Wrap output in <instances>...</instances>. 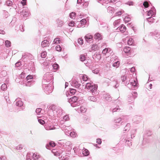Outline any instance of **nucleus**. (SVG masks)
Returning a JSON list of instances; mask_svg holds the SVG:
<instances>
[{
	"mask_svg": "<svg viewBox=\"0 0 160 160\" xmlns=\"http://www.w3.org/2000/svg\"><path fill=\"white\" fill-rule=\"evenodd\" d=\"M53 75L49 72H47L43 76L42 84L47 85L50 83L53 80Z\"/></svg>",
	"mask_w": 160,
	"mask_h": 160,
	"instance_id": "1",
	"label": "nucleus"
},
{
	"mask_svg": "<svg viewBox=\"0 0 160 160\" xmlns=\"http://www.w3.org/2000/svg\"><path fill=\"white\" fill-rule=\"evenodd\" d=\"M79 98L77 97L74 96L68 99V102L71 104V106L73 107L79 106L80 104Z\"/></svg>",
	"mask_w": 160,
	"mask_h": 160,
	"instance_id": "2",
	"label": "nucleus"
},
{
	"mask_svg": "<svg viewBox=\"0 0 160 160\" xmlns=\"http://www.w3.org/2000/svg\"><path fill=\"white\" fill-rule=\"evenodd\" d=\"M49 109L52 110L53 113L57 115L58 114H62L63 112L61 107L56 106L54 105H52L49 106L48 108Z\"/></svg>",
	"mask_w": 160,
	"mask_h": 160,
	"instance_id": "3",
	"label": "nucleus"
},
{
	"mask_svg": "<svg viewBox=\"0 0 160 160\" xmlns=\"http://www.w3.org/2000/svg\"><path fill=\"white\" fill-rule=\"evenodd\" d=\"M85 87L88 90H89L92 93L93 95L97 93L98 88L97 85L90 83H87L86 84Z\"/></svg>",
	"mask_w": 160,
	"mask_h": 160,
	"instance_id": "4",
	"label": "nucleus"
},
{
	"mask_svg": "<svg viewBox=\"0 0 160 160\" xmlns=\"http://www.w3.org/2000/svg\"><path fill=\"white\" fill-rule=\"evenodd\" d=\"M42 84V88L44 92L47 94H49L52 92V84H47V85Z\"/></svg>",
	"mask_w": 160,
	"mask_h": 160,
	"instance_id": "5",
	"label": "nucleus"
},
{
	"mask_svg": "<svg viewBox=\"0 0 160 160\" xmlns=\"http://www.w3.org/2000/svg\"><path fill=\"white\" fill-rule=\"evenodd\" d=\"M137 81V80L136 78H132L129 80V82L130 83L129 84L128 83L127 84V87H129V86L131 85L133 87V89H135L136 88H138V83Z\"/></svg>",
	"mask_w": 160,
	"mask_h": 160,
	"instance_id": "6",
	"label": "nucleus"
},
{
	"mask_svg": "<svg viewBox=\"0 0 160 160\" xmlns=\"http://www.w3.org/2000/svg\"><path fill=\"white\" fill-rule=\"evenodd\" d=\"M21 14L24 17H28L29 15L28 9L27 7H23L22 11H20Z\"/></svg>",
	"mask_w": 160,
	"mask_h": 160,
	"instance_id": "7",
	"label": "nucleus"
},
{
	"mask_svg": "<svg viewBox=\"0 0 160 160\" xmlns=\"http://www.w3.org/2000/svg\"><path fill=\"white\" fill-rule=\"evenodd\" d=\"M137 93L136 92H134L132 93V97H130L128 98V100L129 102L132 103L135 98L137 97Z\"/></svg>",
	"mask_w": 160,
	"mask_h": 160,
	"instance_id": "8",
	"label": "nucleus"
},
{
	"mask_svg": "<svg viewBox=\"0 0 160 160\" xmlns=\"http://www.w3.org/2000/svg\"><path fill=\"white\" fill-rule=\"evenodd\" d=\"M147 15L150 17H154L155 15L156 10L154 7L151 8V9L147 11Z\"/></svg>",
	"mask_w": 160,
	"mask_h": 160,
	"instance_id": "9",
	"label": "nucleus"
},
{
	"mask_svg": "<svg viewBox=\"0 0 160 160\" xmlns=\"http://www.w3.org/2000/svg\"><path fill=\"white\" fill-rule=\"evenodd\" d=\"M151 35L154 36L155 39L157 40H158V39H160V34L157 31H154V32H151Z\"/></svg>",
	"mask_w": 160,
	"mask_h": 160,
	"instance_id": "10",
	"label": "nucleus"
},
{
	"mask_svg": "<svg viewBox=\"0 0 160 160\" xmlns=\"http://www.w3.org/2000/svg\"><path fill=\"white\" fill-rule=\"evenodd\" d=\"M85 38L88 43H90L93 42L92 36L89 34L86 35L85 37Z\"/></svg>",
	"mask_w": 160,
	"mask_h": 160,
	"instance_id": "11",
	"label": "nucleus"
},
{
	"mask_svg": "<svg viewBox=\"0 0 160 160\" xmlns=\"http://www.w3.org/2000/svg\"><path fill=\"white\" fill-rule=\"evenodd\" d=\"M55 146V143L53 141L50 142L48 144H47L46 145V148L48 149H51V148Z\"/></svg>",
	"mask_w": 160,
	"mask_h": 160,
	"instance_id": "12",
	"label": "nucleus"
},
{
	"mask_svg": "<svg viewBox=\"0 0 160 160\" xmlns=\"http://www.w3.org/2000/svg\"><path fill=\"white\" fill-rule=\"evenodd\" d=\"M151 134V132L148 131H146L143 136V141H146L148 139L147 137L150 136Z\"/></svg>",
	"mask_w": 160,
	"mask_h": 160,
	"instance_id": "13",
	"label": "nucleus"
},
{
	"mask_svg": "<svg viewBox=\"0 0 160 160\" xmlns=\"http://www.w3.org/2000/svg\"><path fill=\"white\" fill-rule=\"evenodd\" d=\"M131 139H130V138L129 136L128 137V138L127 139H124V142H125V143L130 148H132V142H131Z\"/></svg>",
	"mask_w": 160,
	"mask_h": 160,
	"instance_id": "14",
	"label": "nucleus"
},
{
	"mask_svg": "<svg viewBox=\"0 0 160 160\" xmlns=\"http://www.w3.org/2000/svg\"><path fill=\"white\" fill-rule=\"evenodd\" d=\"M50 42L47 40H44L41 42V46L42 47L44 48L46 47L49 46Z\"/></svg>",
	"mask_w": 160,
	"mask_h": 160,
	"instance_id": "15",
	"label": "nucleus"
},
{
	"mask_svg": "<svg viewBox=\"0 0 160 160\" xmlns=\"http://www.w3.org/2000/svg\"><path fill=\"white\" fill-rule=\"evenodd\" d=\"M72 85L74 87L76 88H79L81 85V84L76 80H74L72 81Z\"/></svg>",
	"mask_w": 160,
	"mask_h": 160,
	"instance_id": "16",
	"label": "nucleus"
},
{
	"mask_svg": "<svg viewBox=\"0 0 160 160\" xmlns=\"http://www.w3.org/2000/svg\"><path fill=\"white\" fill-rule=\"evenodd\" d=\"M5 4L6 5L8 6H12V7H13V8L16 9L17 8V6L16 5H14L12 2L9 0H7L5 2Z\"/></svg>",
	"mask_w": 160,
	"mask_h": 160,
	"instance_id": "17",
	"label": "nucleus"
},
{
	"mask_svg": "<svg viewBox=\"0 0 160 160\" xmlns=\"http://www.w3.org/2000/svg\"><path fill=\"white\" fill-rule=\"evenodd\" d=\"M112 52L111 49L109 48H106L102 51V53L104 55H106L108 53H110Z\"/></svg>",
	"mask_w": 160,
	"mask_h": 160,
	"instance_id": "18",
	"label": "nucleus"
},
{
	"mask_svg": "<svg viewBox=\"0 0 160 160\" xmlns=\"http://www.w3.org/2000/svg\"><path fill=\"white\" fill-rule=\"evenodd\" d=\"M126 29V27L123 24L121 25L120 26L118 27L117 29V30H119L122 32H125Z\"/></svg>",
	"mask_w": 160,
	"mask_h": 160,
	"instance_id": "19",
	"label": "nucleus"
},
{
	"mask_svg": "<svg viewBox=\"0 0 160 160\" xmlns=\"http://www.w3.org/2000/svg\"><path fill=\"white\" fill-rule=\"evenodd\" d=\"M94 39L95 40L99 41L102 39V37L100 33H97L95 34Z\"/></svg>",
	"mask_w": 160,
	"mask_h": 160,
	"instance_id": "20",
	"label": "nucleus"
},
{
	"mask_svg": "<svg viewBox=\"0 0 160 160\" xmlns=\"http://www.w3.org/2000/svg\"><path fill=\"white\" fill-rule=\"evenodd\" d=\"M126 116L125 117H122L118 118H116L115 119L114 121L116 123H119L120 122V121L122 120L125 121V118L124 117H126Z\"/></svg>",
	"mask_w": 160,
	"mask_h": 160,
	"instance_id": "21",
	"label": "nucleus"
},
{
	"mask_svg": "<svg viewBox=\"0 0 160 160\" xmlns=\"http://www.w3.org/2000/svg\"><path fill=\"white\" fill-rule=\"evenodd\" d=\"M15 102H16V105L18 107L22 106L23 104V102L20 100H16Z\"/></svg>",
	"mask_w": 160,
	"mask_h": 160,
	"instance_id": "22",
	"label": "nucleus"
},
{
	"mask_svg": "<svg viewBox=\"0 0 160 160\" xmlns=\"http://www.w3.org/2000/svg\"><path fill=\"white\" fill-rule=\"evenodd\" d=\"M57 26L58 27H61L63 24L64 22L59 19H58L57 20Z\"/></svg>",
	"mask_w": 160,
	"mask_h": 160,
	"instance_id": "23",
	"label": "nucleus"
},
{
	"mask_svg": "<svg viewBox=\"0 0 160 160\" xmlns=\"http://www.w3.org/2000/svg\"><path fill=\"white\" fill-rule=\"evenodd\" d=\"M27 82L25 83V84L26 86H30L31 85H32L34 83V81L33 80L30 81H26Z\"/></svg>",
	"mask_w": 160,
	"mask_h": 160,
	"instance_id": "24",
	"label": "nucleus"
},
{
	"mask_svg": "<svg viewBox=\"0 0 160 160\" xmlns=\"http://www.w3.org/2000/svg\"><path fill=\"white\" fill-rule=\"evenodd\" d=\"M66 140H61L58 141V144L62 146L63 147H65Z\"/></svg>",
	"mask_w": 160,
	"mask_h": 160,
	"instance_id": "25",
	"label": "nucleus"
},
{
	"mask_svg": "<svg viewBox=\"0 0 160 160\" xmlns=\"http://www.w3.org/2000/svg\"><path fill=\"white\" fill-rule=\"evenodd\" d=\"M32 158L33 160H38V159L40 158V156L37 153H32Z\"/></svg>",
	"mask_w": 160,
	"mask_h": 160,
	"instance_id": "26",
	"label": "nucleus"
},
{
	"mask_svg": "<svg viewBox=\"0 0 160 160\" xmlns=\"http://www.w3.org/2000/svg\"><path fill=\"white\" fill-rule=\"evenodd\" d=\"M79 59L80 61L83 62L86 59V55L84 54L81 55L80 56Z\"/></svg>",
	"mask_w": 160,
	"mask_h": 160,
	"instance_id": "27",
	"label": "nucleus"
},
{
	"mask_svg": "<svg viewBox=\"0 0 160 160\" xmlns=\"http://www.w3.org/2000/svg\"><path fill=\"white\" fill-rule=\"evenodd\" d=\"M153 17H150L146 19V21L149 23H153L154 22L155 19L152 18Z\"/></svg>",
	"mask_w": 160,
	"mask_h": 160,
	"instance_id": "28",
	"label": "nucleus"
},
{
	"mask_svg": "<svg viewBox=\"0 0 160 160\" xmlns=\"http://www.w3.org/2000/svg\"><path fill=\"white\" fill-rule=\"evenodd\" d=\"M104 98L106 100L108 101H110L112 100V98L110 95L108 94H106L104 96Z\"/></svg>",
	"mask_w": 160,
	"mask_h": 160,
	"instance_id": "29",
	"label": "nucleus"
},
{
	"mask_svg": "<svg viewBox=\"0 0 160 160\" xmlns=\"http://www.w3.org/2000/svg\"><path fill=\"white\" fill-rule=\"evenodd\" d=\"M88 100L93 102H96L97 100V99L94 96H89L88 97Z\"/></svg>",
	"mask_w": 160,
	"mask_h": 160,
	"instance_id": "30",
	"label": "nucleus"
},
{
	"mask_svg": "<svg viewBox=\"0 0 160 160\" xmlns=\"http://www.w3.org/2000/svg\"><path fill=\"white\" fill-rule=\"evenodd\" d=\"M130 48L129 47H126L123 49V51L125 53H129L130 52Z\"/></svg>",
	"mask_w": 160,
	"mask_h": 160,
	"instance_id": "31",
	"label": "nucleus"
},
{
	"mask_svg": "<svg viewBox=\"0 0 160 160\" xmlns=\"http://www.w3.org/2000/svg\"><path fill=\"white\" fill-rule=\"evenodd\" d=\"M52 152L54 154L55 156H58L60 155V153L57 151V150L56 149H53L52 150Z\"/></svg>",
	"mask_w": 160,
	"mask_h": 160,
	"instance_id": "32",
	"label": "nucleus"
},
{
	"mask_svg": "<svg viewBox=\"0 0 160 160\" xmlns=\"http://www.w3.org/2000/svg\"><path fill=\"white\" fill-rule=\"evenodd\" d=\"M107 11L108 12L112 13L114 12V9L113 8L109 6L107 8Z\"/></svg>",
	"mask_w": 160,
	"mask_h": 160,
	"instance_id": "33",
	"label": "nucleus"
},
{
	"mask_svg": "<svg viewBox=\"0 0 160 160\" xmlns=\"http://www.w3.org/2000/svg\"><path fill=\"white\" fill-rule=\"evenodd\" d=\"M99 47L96 44H94L92 47V50L96 51L98 50Z\"/></svg>",
	"mask_w": 160,
	"mask_h": 160,
	"instance_id": "34",
	"label": "nucleus"
},
{
	"mask_svg": "<svg viewBox=\"0 0 160 160\" xmlns=\"http://www.w3.org/2000/svg\"><path fill=\"white\" fill-rule=\"evenodd\" d=\"M83 155L85 156H88L89 154V151L87 149H85L82 152Z\"/></svg>",
	"mask_w": 160,
	"mask_h": 160,
	"instance_id": "35",
	"label": "nucleus"
},
{
	"mask_svg": "<svg viewBox=\"0 0 160 160\" xmlns=\"http://www.w3.org/2000/svg\"><path fill=\"white\" fill-rule=\"evenodd\" d=\"M60 42L61 41L59 39V38H56L54 40V41L53 42V44H57L58 43H60Z\"/></svg>",
	"mask_w": 160,
	"mask_h": 160,
	"instance_id": "36",
	"label": "nucleus"
},
{
	"mask_svg": "<svg viewBox=\"0 0 160 160\" xmlns=\"http://www.w3.org/2000/svg\"><path fill=\"white\" fill-rule=\"evenodd\" d=\"M120 64V62L119 61H117L113 63L112 66L114 67L118 68Z\"/></svg>",
	"mask_w": 160,
	"mask_h": 160,
	"instance_id": "37",
	"label": "nucleus"
},
{
	"mask_svg": "<svg viewBox=\"0 0 160 160\" xmlns=\"http://www.w3.org/2000/svg\"><path fill=\"white\" fill-rule=\"evenodd\" d=\"M60 127L62 129V130L63 131L66 128H68L69 129H70L71 128V127L70 126H67L63 125H61Z\"/></svg>",
	"mask_w": 160,
	"mask_h": 160,
	"instance_id": "38",
	"label": "nucleus"
},
{
	"mask_svg": "<svg viewBox=\"0 0 160 160\" xmlns=\"http://www.w3.org/2000/svg\"><path fill=\"white\" fill-rule=\"evenodd\" d=\"M72 130V128L70 129L68 128H66L65 129L64 131L65 134L66 135L69 136V134L70 132V131Z\"/></svg>",
	"mask_w": 160,
	"mask_h": 160,
	"instance_id": "39",
	"label": "nucleus"
},
{
	"mask_svg": "<svg viewBox=\"0 0 160 160\" xmlns=\"http://www.w3.org/2000/svg\"><path fill=\"white\" fill-rule=\"evenodd\" d=\"M130 127V123H127L124 128V131H126L129 130Z\"/></svg>",
	"mask_w": 160,
	"mask_h": 160,
	"instance_id": "40",
	"label": "nucleus"
},
{
	"mask_svg": "<svg viewBox=\"0 0 160 160\" xmlns=\"http://www.w3.org/2000/svg\"><path fill=\"white\" fill-rule=\"evenodd\" d=\"M3 17L7 18L9 15V13L6 11H4L3 13Z\"/></svg>",
	"mask_w": 160,
	"mask_h": 160,
	"instance_id": "41",
	"label": "nucleus"
},
{
	"mask_svg": "<svg viewBox=\"0 0 160 160\" xmlns=\"http://www.w3.org/2000/svg\"><path fill=\"white\" fill-rule=\"evenodd\" d=\"M98 2L102 4H103L104 3L107 4L109 2L108 0H98Z\"/></svg>",
	"mask_w": 160,
	"mask_h": 160,
	"instance_id": "42",
	"label": "nucleus"
},
{
	"mask_svg": "<svg viewBox=\"0 0 160 160\" xmlns=\"http://www.w3.org/2000/svg\"><path fill=\"white\" fill-rule=\"evenodd\" d=\"M80 110L82 113H85L87 111L86 108L83 106L81 107L80 108Z\"/></svg>",
	"mask_w": 160,
	"mask_h": 160,
	"instance_id": "43",
	"label": "nucleus"
},
{
	"mask_svg": "<svg viewBox=\"0 0 160 160\" xmlns=\"http://www.w3.org/2000/svg\"><path fill=\"white\" fill-rule=\"evenodd\" d=\"M76 92V89L73 88H70L69 92L71 95H74Z\"/></svg>",
	"mask_w": 160,
	"mask_h": 160,
	"instance_id": "44",
	"label": "nucleus"
},
{
	"mask_svg": "<svg viewBox=\"0 0 160 160\" xmlns=\"http://www.w3.org/2000/svg\"><path fill=\"white\" fill-rule=\"evenodd\" d=\"M77 133L74 132L70 131L69 134V135L72 137H75L76 136Z\"/></svg>",
	"mask_w": 160,
	"mask_h": 160,
	"instance_id": "45",
	"label": "nucleus"
},
{
	"mask_svg": "<svg viewBox=\"0 0 160 160\" xmlns=\"http://www.w3.org/2000/svg\"><path fill=\"white\" fill-rule=\"evenodd\" d=\"M120 109V108H119V106H117L115 108L113 109L112 111L113 112H119Z\"/></svg>",
	"mask_w": 160,
	"mask_h": 160,
	"instance_id": "46",
	"label": "nucleus"
},
{
	"mask_svg": "<svg viewBox=\"0 0 160 160\" xmlns=\"http://www.w3.org/2000/svg\"><path fill=\"white\" fill-rule=\"evenodd\" d=\"M120 19L115 20L113 23L114 25L116 27H117L118 25L120 23Z\"/></svg>",
	"mask_w": 160,
	"mask_h": 160,
	"instance_id": "47",
	"label": "nucleus"
},
{
	"mask_svg": "<svg viewBox=\"0 0 160 160\" xmlns=\"http://www.w3.org/2000/svg\"><path fill=\"white\" fill-rule=\"evenodd\" d=\"M7 88V85L4 83L2 84L1 87V89L3 91L5 90Z\"/></svg>",
	"mask_w": 160,
	"mask_h": 160,
	"instance_id": "48",
	"label": "nucleus"
},
{
	"mask_svg": "<svg viewBox=\"0 0 160 160\" xmlns=\"http://www.w3.org/2000/svg\"><path fill=\"white\" fill-rule=\"evenodd\" d=\"M133 39L132 38H129L128 40V43L129 45H131L132 44L133 42Z\"/></svg>",
	"mask_w": 160,
	"mask_h": 160,
	"instance_id": "49",
	"label": "nucleus"
},
{
	"mask_svg": "<svg viewBox=\"0 0 160 160\" xmlns=\"http://www.w3.org/2000/svg\"><path fill=\"white\" fill-rule=\"evenodd\" d=\"M75 15H76V13L75 12H72L69 14V16H70V18L72 19H73L75 18Z\"/></svg>",
	"mask_w": 160,
	"mask_h": 160,
	"instance_id": "50",
	"label": "nucleus"
},
{
	"mask_svg": "<svg viewBox=\"0 0 160 160\" xmlns=\"http://www.w3.org/2000/svg\"><path fill=\"white\" fill-rule=\"evenodd\" d=\"M5 45L6 47H9L11 46V43L10 41L8 40H6L5 42Z\"/></svg>",
	"mask_w": 160,
	"mask_h": 160,
	"instance_id": "51",
	"label": "nucleus"
},
{
	"mask_svg": "<svg viewBox=\"0 0 160 160\" xmlns=\"http://www.w3.org/2000/svg\"><path fill=\"white\" fill-rule=\"evenodd\" d=\"M80 23L81 26H83L85 25L86 23V20L85 19H83L81 20Z\"/></svg>",
	"mask_w": 160,
	"mask_h": 160,
	"instance_id": "52",
	"label": "nucleus"
},
{
	"mask_svg": "<svg viewBox=\"0 0 160 160\" xmlns=\"http://www.w3.org/2000/svg\"><path fill=\"white\" fill-rule=\"evenodd\" d=\"M45 128L47 130H53L55 129V128L54 127H47L46 126H45Z\"/></svg>",
	"mask_w": 160,
	"mask_h": 160,
	"instance_id": "53",
	"label": "nucleus"
},
{
	"mask_svg": "<svg viewBox=\"0 0 160 160\" xmlns=\"http://www.w3.org/2000/svg\"><path fill=\"white\" fill-rule=\"evenodd\" d=\"M33 77L32 75H28L26 78V81H30L32 80V79Z\"/></svg>",
	"mask_w": 160,
	"mask_h": 160,
	"instance_id": "54",
	"label": "nucleus"
},
{
	"mask_svg": "<svg viewBox=\"0 0 160 160\" xmlns=\"http://www.w3.org/2000/svg\"><path fill=\"white\" fill-rule=\"evenodd\" d=\"M47 52L45 51H44L41 53V56L42 58H45L46 56Z\"/></svg>",
	"mask_w": 160,
	"mask_h": 160,
	"instance_id": "55",
	"label": "nucleus"
},
{
	"mask_svg": "<svg viewBox=\"0 0 160 160\" xmlns=\"http://www.w3.org/2000/svg\"><path fill=\"white\" fill-rule=\"evenodd\" d=\"M143 5L145 8H148L149 6L148 3L147 1L144 2L143 3Z\"/></svg>",
	"mask_w": 160,
	"mask_h": 160,
	"instance_id": "56",
	"label": "nucleus"
},
{
	"mask_svg": "<svg viewBox=\"0 0 160 160\" xmlns=\"http://www.w3.org/2000/svg\"><path fill=\"white\" fill-rule=\"evenodd\" d=\"M71 144V143L70 141H67L66 140L65 146H70V145Z\"/></svg>",
	"mask_w": 160,
	"mask_h": 160,
	"instance_id": "57",
	"label": "nucleus"
},
{
	"mask_svg": "<svg viewBox=\"0 0 160 160\" xmlns=\"http://www.w3.org/2000/svg\"><path fill=\"white\" fill-rule=\"evenodd\" d=\"M54 69H58L59 68V65L57 63H55L52 65Z\"/></svg>",
	"mask_w": 160,
	"mask_h": 160,
	"instance_id": "58",
	"label": "nucleus"
},
{
	"mask_svg": "<svg viewBox=\"0 0 160 160\" xmlns=\"http://www.w3.org/2000/svg\"><path fill=\"white\" fill-rule=\"evenodd\" d=\"M88 79V77L86 75H84L82 77V79L84 81H86Z\"/></svg>",
	"mask_w": 160,
	"mask_h": 160,
	"instance_id": "59",
	"label": "nucleus"
},
{
	"mask_svg": "<svg viewBox=\"0 0 160 160\" xmlns=\"http://www.w3.org/2000/svg\"><path fill=\"white\" fill-rule=\"evenodd\" d=\"M64 121H67L69 119V116L68 115H66L64 116L63 118Z\"/></svg>",
	"mask_w": 160,
	"mask_h": 160,
	"instance_id": "60",
	"label": "nucleus"
},
{
	"mask_svg": "<svg viewBox=\"0 0 160 160\" xmlns=\"http://www.w3.org/2000/svg\"><path fill=\"white\" fill-rule=\"evenodd\" d=\"M41 108H37L36 110V113L38 115H40L41 111Z\"/></svg>",
	"mask_w": 160,
	"mask_h": 160,
	"instance_id": "61",
	"label": "nucleus"
},
{
	"mask_svg": "<svg viewBox=\"0 0 160 160\" xmlns=\"http://www.w3.org/2000/svg\"><path fill=\"white\" fill-rule=\"evenodd\" d=\"M61 49L62 48L59 45H58L56 47V51H60Z\"/></svg>",
	"mask_w": 160,
	"mask_h": 160,
	"instance_id": "62",
	"label": "nucleus"
},
{
	"mask_svg": "<svg viewBox=\"0 0 160 160\" xmlns=\"http://www.w3.org/2000/svg\"><path fill=\"white\" fill-rule=\"evenodd\" d=\"M123 12L124 11H119L117 12L116 13V16H119L121 15V14H122V13H123Z\"/></svg>",
	"mask_w": 160,
	"mask_h": 160,
	"instance_id": "63",
	"label": "nucleus"
},
{
	"mask_svg": "<svg viewBox=\"0 0 160 160\" xmlns=\"http://www.w3.org/2000/svg\"><path fill=\"white\" fill-rule=\"evenodd\" d=\"M121 79L122 82L125 81L127 79L126 76L124 75L123 76H122L121 77Z\"/></svg>",
	"mask_w": 160,
	"mask_h": 160,
	"instance_id": "64",
	"label": "nucleus"
}]
</instances>
